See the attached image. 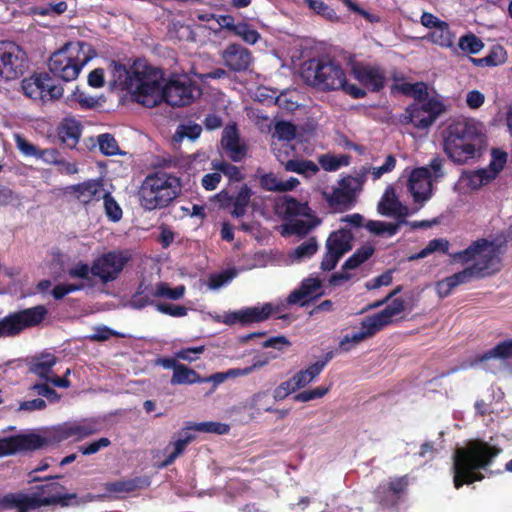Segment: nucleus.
Instances as JSON below:
<instances>
[{
  "mask_svg": "<svg viewBox=\"0 0 512 512\" xmlns=\"http://www.w3.org/2000/svg\"><path fill=\"white\" fill-rule=\"evenodd\" d=\"M110 72L114 87L129 92L134 101L148 108L156 107L162 101L172 107L188 106L201 94L187 76L172 77L162 87V70L140 60L134 61L129 67L112 61Z\"/></svg>",
  "mask_w": 512,
  "mask_h": 512,
  "instance_id": "obj_1",
  "label": "nucleus"
},
{
  "mask_svg": "<svg viewBox=\"0 0 512 512\" xmlns=\"http://www.w3.org/2000/svg\"><path fill=\"white\" fill-rule=\"evenodd\" d=\"M501 452L502 448L481 439L470 440L465 447L458 448L453 464L455 488L482 481L484 475L479 470L490 467Z\"/></svg>",
  "mask_w": 512,
  "mask_h": 512,
  "instance_id": "obj_2",
  "label": "nucleus"
},
{
  "mask_svg": "<svg viewBox=\"0 0 512 512\" xmlns=\"http://www.w3.org/2000/svg\"><path fill=\"white\" fill-rule=\"evenodd\" d=\"M485 139L480 124L473 119L453 121L443 131L444 151L458 164L473 159L485 144Z\"/></svg>",
  "mask_w": 512,
  "mask_h": 512,
  "instance_id": "obj_3",
  "label": "nucleus"
},
{
  "mask_svg": "<svg viewBox=\"0 0 512 512\" xmlns=\"http://www.w3.org/2000/svg\"><path fill=\"white\" fill-rule=\"evenodd\" d=\"M180 178L158 171L143 180L138 195L143 209L153 211L168 207L181 193Z\"/></svg>",
  "mask_w": 512,
  "mask_h": 512,
  "instance_id": "obj_4",
  "label": "nucleus"
},
{
  "mask_svg": "<svg viewBox=\"0 0 512 512\" xmlns=\"http://www.w3.org/2000/svg\"><path fill=\"white\" fill-rule=\"evenodd\" d=\"M498 245L493 241L480 238L473 241L466 249L450 254L453 262L467 264L476 273V278L491 276L501 270V258Z\"/></svg>",
  "mask_w": 512,
  "mask_h": 512,
  "instance_id": "obj_5",
  "label": "nucleus"
},
{
  "mask_svg": "<svg viewBox=\"0 0 512 512\" xmlns=\"http://www.w3.org/2000/svg\"><path fill=\"white\" fill-rule=\"evenodd\" d=\"M301 77L311 87L321 91H333L343 86L345 71L338 62L330 58H312L303 63Z\"/></svg>",
  "mask_w": 512,
  "mask_h": 512,
  "instance_id": "obj_6",
  "label": "nucleus"
},
{
  "mask_svg": "<svg viewBox=\"0 0 512 512\" xmlns=\"http://www.w3.org/2000/svg\"><path fill=\"white\" fill-rule=\"evenodd\" d=\"M85 46L82 42H70L52 53L48 61L51 74L65 82L75 80L88 61L83 50Z\"/></svg>",
  "mask_w": 512,
  "mask_h": 512,
  "instance_id": "obj_7",
  "label": "nucleus"
},
{
  "mask_svg": "<svg viewBox=\"0 0 512 512\" xmlns=\"http://www.w3.org/2000/svg\"><path fill=\"white\" fill-rule=\"evenodd\" d=\"M405 310V302L401 298L393 299L383 310L362 320L361 331L352 335H345L339 347L343 351L350 350V343L358 344L366 338L375 335L383 328L393 322V317L399 315Z\"/></svg>",
  "mask_w": 512,
  "mask_h": 512,
  "instance_id": "obj_8",
  "label": "nucleus"
},
{
  "mask_svg": "<svg viewBox=\"0 0 512 512\" xmlns=\"http://www.w3.org/2000/svg\"><path fill=\"white\" fill-rule=\"evenodd\" d=\"M35 489L36 491L31 495L23 492H15L22 499L18 504H21L25 508L35 510L42 506L49 505L69 506L72 504V500L78 498L76 493L63 494L64 486L57 482L39 485Z\"/></svg>",
  "mask_w": 512,
  "mask_h": 512,
  "instance_id": "obj_9",
  "label": "nucleus"
},
{
  "mask_svg": "<svg viewBox=\"0 0 512 512\" xmlns=\"http://www.w3.org/2000/svg\"><path fill=\"white\" fill-rule=\"evenodd\" d=\"M48 314L44 305L9 313L0 320V338L14 337L28 328L41 324Z\"/></svg>",
  "mask_w": 512,
  "mask_h": 512,
  "instance_id": "obj_10",
  "label": "nucleus"
},
{
  "mask_svg": "<svg viewBox=\"0 0 512 512\" xmlns=\"http://www.w3.org/2000/svg\"><path fill=\"white\" fill-rule=\"evenodd\" d=\"M442 101L430 98L424 103H412L398 116V122L402 125L412 124L415 128L428 129L437 118L445 112Z\"/></svg>",
  "mask_w": 512,
  "mask_h": 512,
  "instance_id": "obj_11",
  "label": "nucleus"
},
{
  "mask_svg": "<svg viewBox=\"0 0 512 512\" xmlns=\"http://www.w3.org/2000/svg\"><path fill=\"white\" fill-rule=\"evenodd\" d=\"M21 88L25 96L33 100H56L62 97L64 89L56 84L54 79L46 72L35 73L21 82Z\"/></svg>",
  "mask_w": 512,
  "mask_h": 512,
  "instance_id": "obj_12",
  "label": "nucleus"
},
{
  "mask_svg": "<svg viewBox=\"0 0 512 512\" xmlns=\"http://www.w3.org/2000/svg\"><path fill=\"white\" fill-rule=\"evenodd\" d=\"M28 68L26 52L14 42H0V76L6 80L17 79Z\"/></svg>",
  "mask_w": 512,
  "mask_h": 512,
  "instance_id": "obj_13",
  "label": "nucleus"
},
{
  "mask_svg": "<svg viewBox=\"0 0 512 512\" xmlns=\"http://www.w3.org/2000/svg\"><path fill=\"white\" fill-rule=\"evenodd\" d=\"M130 255L125 251H109L93 260V276L99 278L103 284L115 281L126 264Z\"/></svg>",
  "mask_w": 512,
  "mask_h": 512,
  "instance_id": "obj_14",
  "label": "nucleus"
},
{
  "mask_svg": "<svg viewBox=\"0 0 512 512\" xmlns=\"http://www.w3.org/2000/svg\"><path fill=\"white\" fill-rule=\"evenodd\" d=\"M47 445V439L39 434H18L0 439V458L22 451H35Z\"/></svg>",
  "mask_w": 512,
  "mask_h": 512,
  "instance_id": "obj_15",
  "label": "nucleus"
},
{
  "mask_svg": "<svg viewBox=\"0 0 512 512\" xmlns=\"http://www.w3.org/2000/svg\"><path fill=\"white\" fill-rule=\"evenodd\" d=\"M351 73L360 84L371 92H379L385 87V71L377 65L354 62L351 65Z\"/></svg>",
  "mask_w": 512,
  "mask_h": 512,
  "instance_id": "obj_16",
  "label": "nucleus"
},
{
  "mask_svg": "<svg viewBox=\"0 0 512 512\" xmlns=\"http://www.w3.org/2000/svg\"><path fill=\"white\" fill-rule=\"evenodd\" d=\"M151 481L148 476H136L131 479H122L114 482L104 483L105 493L99 495V499L114 498L121 499L125 494L135 492L137 490L146 489L150 486Z\"/></svg>",
  "mask_w": 512,
  "mask_h": 512,
  "instance_id": "obj_17",
  "label": "nucleus"
},
{
  "mask_svg": "<svg viewBox=\"0 0 512 512\" xmlns=\"http://www.w3.org/2000/svg\"><path fill=\"white\" fill-rule=\"evenodd\" d=\"M104 185L100 179H88L82 183L67 186L65 194L73 196L84 206L98 202L104 196Z\"/></svg>",
  "mask_w": 512,
  "mask_h": 512,
  "instance_id": "obj_18",
  "label": "nucleus"
},
{
  "mask_svg": "<svg viewBox=\"0 0 512 512\" xmlns=\"http://www.w3.org/2000/svg\"><path fill=\"white\" fill-rule=\"evenodd\" d=\"M408 190L415 203H423L432 196L431 173L427 167H418L410 173Z\"/></svg>",
  "mask_w": 512,
  "mask_h": 512,
  "instance_id": "obj_19",
  "label": "nucleus"
},
{
  "mask_svg": "<svg viewBox=\"0 0 512 512\" xmlns=\"http://www.w3.org/2000/svg\"><path fill=\"white\" fill-rule=\"evenodd\" d=\"M224 65L233 72H246L253 62V56L249 49L240 44H229L221 53Z\"/></svg>",
  "mask_w": 512,
  "mask_h": 512,
  "instance_id": "obj_20",
  "label": "nucleus"
},
{
  "mask_svg": "<svg viewBox=\"0 0 512 512\" xmlns=\"http://www.w3.org/2000/svg\"><path fill=\"white\" fill-rule=\"evenodd\" d=\"M322 282L319 278L308 277L302 280L299 288L293 290L288 298L287 303L291 305L298 304L305 306L309 301L314 300L324 294L321 291Z\"/></svg>",
  "mask_w": 512,
  "mask_h": 512,
  "instance_id": "obj_21",
  "label": "nucleus"
},
{
  "mask_svg": "<svg viewBox=\"0 0 512 512\" xmlns=\"http://www.w3.org/2000/svg\"><path fill=\"white\" fill-rule=\"evenodd\" d=\"M274 308L270 303H265L262 307H248L239 311H235L227 316L226 323L234 324L239 322L241 324L258 323L267 320Z\"/></svg>",
  "mask_w": 512,
  "mask_h": 512,
  "instance_id": "obj_22",
  "label": "nucleus"
},
{
  "mask_svg": "<svg viewBox=\"0 0 512 512\" xmlns=\"http://www.w3.org/2000/svg\"><path fill=\"white\" fill-rule=\"evenodd\" d=\"M221 144L228 157L234 162L242 161L247 153V147L240 142V137L236 125L228 126L224 129L221 138Z\"/></svg>",
  "mask_w": 512,
  "mask_h": 512,
  "instance_id": "obj_23",
  "label": "nucleus"
},
{
  "mask_svg": "<svg viewBox=\"0 0 512 512\" xmlns=\"http://www.w3.org/2000/svg\"><path fill=\"white\" fill-rule=\"evenodd\" d=\"M59 436L62 439L73 438L74 441H81L97 432L94 423L88 421L65 423L59 429Z\"/></svg>",
  "mask_w": 512,
  "mask_h": 512,
  "instance_id": "obj_24",
  "label": "nucleus"
},
{
  "mask_svg": "<svg viewBox=\"0 0 512 512\" xmlns=\"http://www.w3.org/2000/svg\"><path fill=\"white\" fill-rule=\"evenodd\" d=\"M342 188H336L327 198L329 205L336 211L344 212L351 209L355 204V193L348 188L347 180L341 181Z\"/></svg>",
  "mask_w": 512,
  "mask_h": 512,
  "instance_id": "obj_25",
  "label": "nucleus"
},
{
  "mask_svg": "<svg viewBox=\"0 0 512 512\" xmlns=\"http://www.w3.org/2000/svg\"><path fill=\"white\" fill-rule=\"evenodd\" d=\"M473 278H476V273H474V270L468 266L462 271L438 281L436 286L438 294L440 297H447L455 287L460 284L468 283Z\"/></svg>",
  "mask_w": 512,
  "mask_h": 512,
  "instance_id": "obj_26",
  "label": "nucleus"
},
{
  "mask_svg": "<svg viewBox=\"0 0 512 512\" xmlns=\"http://www.w3.org/2000/svg\"><path fill=\"white\" fill-rule=\"evenodd\" d=\"M353 234L349 229L340 228L330 233L326 240V249L344 255L352 249Z\"/></svg>",
  "mask_w": 512,
  "mask_h": 512,
  "instance_id": "obj_27",
  "label": "nucleus"
},
{
  "mask_svg": "<svg viewBox=\"0 0 512 512\" xmlns=\"http://www.w3.org/2000/svg\"><path fill=\"white\" fill-rule=\"evenodd\" d=\"M331 358V353H327L322 360H318L311 364L308 368L298 371L293 376L295 386L301 389L311 383L317 376L320 375Z\"/></svg>",
  "mask_w": 512,
  "mask_h": 512,
  "instance_id": "obj_28",
  "label": "nucleus"
},
{
  "mask_svg": "<svg viewBox=\"0 0 512 512\" xmlns=\"http://www.w3.org/2000/svg\"><path fill=\"white\" fill-rule=\"evenodd\" d=\"M56 363L57 357L51 353H46L33 357L28 368L31 373L47 381L53 373V367Z\"/></svg>",
  "mask_w": 512,
  "mask_h": 512,
  "instance_id": "obj_29",
  "label": "nucleus"
},
{
  "mask_svg": "<svg viewBox=\"0 0 512 512\" xmlns=\"http://www.w3.org/2000/svg\"><path fill=\"white\" fill-rule=\"evenodd\" d=\"M195 439V435L190 433L187 429L179 433V437L168 444L165 451L171 447L173 450L165 457L160 467H168L185 451L186 447Z\"/></svg>",
  "mask_w": 512,
  "mask_h": 512,
  "instance_id": "obj_30",
  "label": "nucleus"
},
{
  "mask_svg": "<svg viewBox=\"0 0 512 512\" xmlns=\"http://www.w3.org/2000/svg\"><path fill=\"white\" fill-rule=\"evenodd\" d=\"M264 363H254L245 368H232L226 372H217L210 376L202 377V383L212 382L214 388L223 383L228 378H236L246 376L252 373L256 368L261 367Z\"/></svg>",
  "mask_w": 512,
  "mask_h": 512,
  "instance_id": "obj_31",
  "label": "nucleus"
},
{
  "mask_svg": "<svg viewBox=\"0 0 512 512\" xmlns=\"http://www.w3.org/2000/svg\"><path fill=\"white\" fill-rule=\"evenodd\" d=\"M512 356V338L499 342L492 349L479 354L475 358V363L486 362L493 358L508 359Z\"/></svg>",
  "mask_w": 512,
  "mask_h": 512,
  "instance_id": "obj_32",
  "label": "nucleus"
},
{
  "mask_svg": "<svg viewBox=\"0 0 512 512\" xmlns=\"http://www.w3.org/2000/svg\"><path fill=\"white\" fill-rule=\"evenodd\" d=\"M170 382L172 385L202 383V376L192 368L181 364L175 368Z\"/></svg>",
  "mask_w": 512,
  "mask_h": 512,
  "instance_id": "obj_33",
  "label": "nucleus"
},
{
  "mask_svg": "<svg viewBox=\"0 0 512 512\" xmlns=\"http://www.w3.org/2000/svg\"><path fill=\"white\" fill-rule=\"evenodd\" d=\"M252 194V190L247 184H243L241 186L238 193L233 196V210L231 212L232 216L240 218L245 215Z\"/></svg>",
  "mask_w": 512,
  "mask_h": 512,
  "instance_id": "obj_34",
  "label": "nucleus"
},
{
  "mask_svg": "<svg viewBox=\"0 0 512 512\" xmlns=\"http://www.w3.org/2000/svg\"><path fill=\"white\" fill-rule=\"evenodd\" d=\"M375 252L372 245H362L344 262L342 270H352L358 268L362 263L367 261Z\"/></svg>",
  "mask_w": 512,
  "mask_h": 512,
  "instance_id": "obj_35",
  "label": "nucleus"
},
{
  "mask_svg": "<svg viewBox=\"0 0 512 512\" xmlns=\"http://www.w3.org/2000/svg\"><path fill=\"white\" fill-rule=\"evenodd\" d=\"M81 135L79 124L75 121H66L59 128V137L68 147L73 148L77 145Z\"/></svg>",
  "mask_w": 512,
  "mask_h": 512,
  "instance_id": "obj_36",
  "label": "nucleus"
},
{
  "mask_svg": "<svg viewBox=\"0 0 512 512\" xmlns=\"http://www.w3.org/2000/svg\"><path fill=\"white\" fill-rule=\"evenodd\" d=\"M281 209L286 217H310V213L312 212L308 203H301L293 197H286L281 205Z\"/></svg>",
  "mask_w": 512,
  "mask_h": 512,
  "instance_id": "obj_37",
  "label": "nucleus"
},
{
  "mask_svg": "<svg viewBox=\"0 0 512 512\" xmlns=\"http://www.w3.org/2000/svg\"><path fill=\"white\" fill-rule=\"evenodd\" d=\"M67 275L71 279H80L89 286L93 285V263L89 265L84 261H78L68 268Z\"/></svg>",
  "mask_w": 512,
  "mask_h": 512,
  "instance_id": "obj_38",
  "label": "nucleus"
},
{
  "mask_svg": "<svg viewBox=\"0 0 512 512\" xmlns=\"http://www.w3.org/2000/svg\"><path fill=\"white\" fill-rule=\"evenodd\" d=\"M507 156L506 152L499 149H493L492 160L490 162V168L493 171V174L489 175L487 171L480 170L479 176L481 182H488L490 179L494 178L504 168L507 162Z\"/></svg>",
  "mask_w": 512,
  "mask_h": 512,
  "instance_id": "obj_39",
  "label": "nucleus"
},
{
  "mask_svg": "<svg viewBox=\"0 0 512 512\" xmlns=\"http://www.w3.org/2000/svg\"><path fill=\"white\" fill-rule=\"evenodd\" d=\"M442 25L435 28L434 31L430 32L428 38L434 43L441 47H451L453 45L454 35L450 30L447 22H442Z\"/></svg>",
  "mask_w": 512,
  "mask_h": 512,
  "instance_id": "obj_40",
  "label": "nucleus"
},
{
  "mask_svg": "<svg viewBox=\"0 0 512 512\" xmlns=\"http://www.w3.org/2000/svg\"><path fill=\"white\" fill-rule=\"evenodd\" d=\"M285 169L306 177L315 175L319 171V167L313 161L297 159L288 160L285 164Z\"/></svg>",
  "mask_w": 512,
  "mask_h": 512,
  "instance_id": "obj_41",
  "label": "nucleus"
},
{
  "mask_svg": "<svg viewBox=\"0 0 512 512\" xmlns=\"http://www.w3.org/2000/svg\"><path fill=\"white\" fill-rule=\"evenodd\" d=\"M186 429L187 430H195V431L203 432V433H214V434H218V435H224L229 432L230 427H229V425L224 424V423L207 421V422L194 423L190 426H187Z\"/></svg>",
  "mask_w": 512,
  "mask_h": 512,
  "instance_id": "obj_42",
  "label": "nucleus"
},
{
  "mask_svg": "<svg viewBox=\"0 0 512 512\" xmlns=\"http://www.w3.org/2000/svg\"><path fill=\"white\" fill-rule=\"evenodd\" d=\"M234 36L241 38L245 43L254 45L261 38L260 33L252 28V26L244 21L238 22L234 32Z\"/></svg>",
  "mask_w": 512,
  "mask_h": 512,
  "instance_id": "obj_43",
  "label": "nucleus"
},
{
  "mask_svg": "<svg viewBox=\"0 0 512 512\" xmlns=\"http://www.w3.org/2000/svg\"><path fill=\"white\" fill-rule=\"evenodd\" d=\"M449 242L446 239L436 238L428 242L425 248H423L418 254L411 257V259H422L434 252H442L445 254H451L448 252Z\"/></svg>",
  "mask_w": 512,
  "mask_h": 512,
  "instance_id": "obj_44",
  "label": "nucleus"
},
{
  "mask_svg": "<svg viewBox=\"0 0 512 512\" xmlns=\"http://www.w3.org/2000/svg\"><path fill=\"white\" fill-rule=\"evenodd\" d=\"M320 223V220L314 218L313 220H295L286 225V230L290 234L300 237L307 235L314 227Z\"/></svg>",
  "mask_w": 512,
  "mask_h": 512,
  "instance_id": "obj_45",
  "label": "nucleus"
},
{
  "mask_svg": "<svg viewBox=\"0 0 512 512\" xmlns=\"http://www.w3.org/2000/svg\"><path fill=\"white\" fill-rule=\"evenodd\" d=\"M213 168L223 173L231 182H240L244 179V174L240 168L226 161L213 162Z\"/></svg>",
  "mask_w": 512,
  "mask_h": 512,
  "instance_id": "obj_46",
  "label": "nucleus"
},
{
  "mask_svg": "<svg viewBox=\"0 0 512 512\" xmlns=\"http://www.w3.org/2000/svg\"><path fill=\"white\" fill-rule=\"evenodd\" d=\"M317 250L318 243L316 238L310 237L308 240L304 241L294 249L293 253L291 254V257H293L296 260L310 258L317 252Z\"/></svg>",
  "mask_w": 512,
  "mask_h": 512,
  "instance_id": "obj_47",
  "label": "nucleus"
},
{
  "mask_svg": "<svg viewBox=\"0 0 512 512\" xmlns=\"http://www.w3.org/2000/svg\"><path fill=\"white\" fill-rule=\"evenodd\" d=\"M98 145L101 153L106 156L121 154L116 139L109 133H104L98 136Z\"/></svg>",
  "mask_w": 512,
  "mask_h": 512,
  "instance_id": "obj_48",
  "label": "nucleus"
},
{
  "mask_svg": "<svg viewBox=\"0 0 512 512\" xmlns=\"http://www.w3.org/2000/svg\"><path fill=\"white\" fill-rule=\"evenodd\" d=\"M101 199L104 200L105 214L108 219L113 222H118L122 218L123 212L111 193L105 191Z\"/></svg>",
  "mask_w": 512,
  "mask_h": 512,
  "instance_id": "obj_49",
  "label": "nucleus"
},
{
  "mask_svg": "<svg viewBox=\"0 0 512 512\" xmlns=\"http://www.w3.org/2000/svg\"><path fill=\"white\" fill-rule=\"evenodd\" d=\"M319 164L325 171H336L342 166L349 164V156H333V155H322L319 158Z\"/></svg>",
  "mask_w": 512,
  "mask_h": 512,
  "instance_id": "obj_50",
  "label": "nucleus"
},
{
  "mask_svg": "<svg viewBox=\"0 0 512 512\" xmlns=\"http://www.w3.org/2000/svg\"><path fill=\"white\" fill-rule=\"evenodd\" d=\"M458 45L462 51L471 54H476L480 52L484 47V44L481 41V39L472 33L460 37Z\"/></svg>",
  "mask_w": 512,
  "mask_h": 512,
  "instance_id": "obj_51",
  "label": "nucleus"
},
{
  "mask_svg": "<svg viewBox=\"0 0 512 512\" xmlns=\"http://www.w3.org/2000/svg\"><path fill=\"white\" fill-rule=\"evenodd\" d=\"M374 497L384 508L393 507L398 503L393 492L388 489L387 484H379L374 491Z\"/></svg>",
  "mask_w": 512,
  "mask_h": 512,
  "instance_id": "obj_52",
  "label": "nucleus"
},
{
  "mask_svg": "<svg viewBox=\"0 0 512 512\" xmlns=\"http://www.w3.org/2000/svg\"><path fill=\"white\" fill-rule=\"evenodd\" d=\"M185 294V287L179 285L175 288H170L167 283L160 282L156 285V296L165 297L172 300L181 299Z\"/></svg>",
  "mask_w": 512,
  "mask_h": 512,
  "instance_id": "obj_53",
  "label": "nucleus"
},
{
  "mask_svg": "<svg viewBox=\"0 0 512 512\" xmlns=\"http://www.w3.org/2000/svg\"><path fill=\"white\" fill-rule=\"evenodd\" d=\"M85 287L86 283L83 282L58 284L52 289L51 295L55 300H61L69 293L81 291Z\"/></svg>",
  "mask_w": 512,
  "mask_h": 512,
  "instance_id": "obj_54",
  "label": "nucleus"
},
{
  "mask_svg": "<svg viewBox=\"0 0 512 512\" xmlns=\"http://www.w3.org/2000/svg\"><path fill=\"white\" fill-rule=\"evenodd\" d=\"M29 392L35 393L39 396H43L47 398V400L51 403L58 402L60 400V395L48 385V382L45 383H35L28 388Z\"/></svg>",
  "mask_w": 512,
  "mask_h": 512,
  "instance_id": "obj_55",
  "label": "nucleus"
},
{
  "mask_svg": "<svg viewBox=\"0 0 512 512\" xmlns=\"http://www.w3.org/2000/svg\"><path fill=\"white\" fill-rule=\"evenodd\" d=\"M67 7L68 6L65 1L47 3L45 5L35 7L34 13L39 16L61 15L67 10Z\"/></svg>",
  "mask_w": 512,
  "mask_h": 512,
  "instance_id": "obj_56",
  "label": "nucleus"
},
{
  "mask_svg": "<svg viewBox=\"0 0 512 512\" xmlns=\"http://www.w3.org/2000/svg\"><path fill=\"white\" fill-rule=\"evenodd\" d=\"M330 390V387L319 386L314 389L299 392L293 396L296 402H308L314 399H319L325 396Z\"/></svg>",
  "mask_w": 512,
  "mask_h": 512,
  "instance_id": "obj_57",
  "label": "nucleus"
},
{
  "mask_svg": "<svg viewBox=\"0 0 512 512\" xmlns=\"http://www.w3.org/2000/svg\"><path fill=\"white\" fill-rule=\"evenodd\" d=\"M305 3L318 15H321L328 20L337 19V15L334 9L330 8L322 0H305Z\"/></svg>",
  "mask_w": 512,
  "mask_h": 512,
  "instance_id": "obj_58",
  "label": "nucleus"
},
{
  "mask_svg": "<svg viewBox=\"0 0 512 512\" xmlns=\"http://www.w3.org/2000/svg\"><path fill=\"white\" fill-rule=\"evenodd\" d=\"M408 485H409L408 475L395 477L387 483L388 489H390V491L393 492L397 502L399 501L401 495H403L407 491Z\"/></svg>",
  "mask_w": 512,
  "mask_h": 512,
  "instance_id": "obj_59",
  "label": "nucleus"
},
{
  "mask_svg": "<svg viewBox=\"0 0 512 512\" xmlns=\"http://www.w3.org/2000/svg\"><path fill=\"white\" fill-rule=\"evenodd\" d=\"M275 135L284 141H291L296 136V126L291 122L280 121L275 125Z\"/></svg>",
  "mask_w": 512,
  "mask_h": 512,
  "instance_id": "obj_60",
  "label": "nucleus"
},
{
  "mask_svg": "<svg viewBox=\"0 0 512 512\" xmlns=\"http://www.w3.org/2000/svg\"><path fill=\"white\" fill-rule=\"evenodd\" d=\"M236 276L235 270H224L220 273H214L209 276L210 289H218L230 282Z\"/></svg>",
  "mask_w": 512,
  "mask_h": 512,
  "instance_id": "obj_61",
  "label": "nucleus"
},
{
  "mask_svg": "<svg viewBox=\"0 0 512 512\" xmlns=\"http://www.w3.org/2000/svg\"><path fill=\"white\" fill-rule=\"evenodd\" d=\"M110 444L111 441L108 438L102 437L98 440L78 446V451L83 455H92L103 448H107Z\"/></svg>",
  "mask_w": 512,
  "mask_h": 512,
  "instance_id": "obj_62",
  "label": "nucleus"
},
{
  "mask_svg": "<svg viewBox=\"0 0 512 512\" xmlns=\"http://www.w3.org/2000/svg\"><path fill=\"white\" fill-rule=\"evenodd\" d=\"M206 350L204 345L196 347H185L176 353V357L180 360L193 362L200 358V355Z\"/></svg>",
  "mask_w": 512,
  "mask_h": 512,
  "instance_id": "obj_63",
  "label": "nucleus"
},
{
  "mask_svg": "<svg viewBox=\"0 0 512 512\" xmlns=\"http://www.w3.org/2000/svg\"><path fill=\"white\" fill-rule=\"evenodd\" d=\"M22 499L16 493H7L3 496V500L1 501L4 506V510L17 509L18 512H29L30 508H25L21 504H18Z\"/></svg>",
  "mask_w": 512,
  "mask_h": 512,
  "instance_id": "obj_64",
  "label": "nucleus"
}]
</instances>
